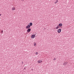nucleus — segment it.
<instances>
[{"mask_svg": "<svg viewBox=\"0 0 74 74\" xmlns=\"http://www.w3.org/2000/svg\"><path fill=\"white\" fill-rule=\"evenodd\" d=\"M38 63H40L42 62V61L40 60H38Z\"/></svg>", "mask_w": 74, "mask_h": 74, "instance_id": "5", "label": "nucleus"}, {"mask_svg": "<svg viewBox=\"0 0 74 74\" xmlns=\"http://www.w3.org/2000/svg\"><path fill=\"white\" fill-rule=\"evenodd\" d=\"M59 27H60L59 26V25H58L56 27V29H59Z\"/></svg>", "mask_w": 74, "mask_h": 74, "instance_id": "7", "label": "nucleus"}, {"mask_svg": "<svg viewBox=\"0 0 74 74\" xmlns=\"http://www.w3.org/2000/svg\"><path fill=\"white\" fill-rule=\"evenodd\" d=\"M34 37H35V35L33 34L32 36H31L32 38H34Z\"/></svg>", "mask_w": 74, "mask_h": 74, "instance_id": "3", "label": "nucleus"}, {"mask_svg": "<svg viewBox=\"0 0 74 74\" xmlns=\"http://www.w3.org/2000/svg\"><path fill=\"white\" fill-rule=\"evenodd\" d=\"M36 55H38V52H36Z\"/></svg>", "mask_w": 74, "mask_h": 74, "instance_id": "13", "label": "nucleus"}, {"mask_svg": "<svg viewBox=\"0 0 74 74\" xmlns=\"http://www.w3.org/2000/svg\"><path fill=\"white\" fill-rule=\"evenodd\" d=\"M61 31H62V30L61 29H58V30L57 32H58V33H60L61 32Z\"/></svg>", "mask_w": 74, "mask_h": 74, "instance_id": "1", "label": "nucleus"}, {"mask_svg": "<svg viewBox=\"0 0 74 74\" xmlns=\"http://www.w3.org/2000/svg\"><path fill=\"white\" fill-rule=\"evenodd\" d=\"M34 46L35 47H36V43L34 42Z\"/></svg>", "mask_w": 74, "mask_h": 74, "instance_id": "11", "label": "nucleus"}, {"mask_svg": "<svg viewBox=\"0 0 74 74\" xmlns=\"http://www.w3.org/2000/svg\"><path fill=\"white\" fill-rule=\"evenodd\" d=\"M12 10H15V8H12Z\"/></svg>", "mask_w": 74, "mask_h": 74, "instance_id": "10", "label": "nucleus"}, {"mask_svg": "<svg viewBox=\"0 0 74 74\" xmlns=\"http://www.w3.org/2000/svg\"><path fill=\"white\" fill-rule=\"evenodd\" d=\"M25 69V68H24V69Z\"/></svg>", "mask_w": 74, "mask_h": 74, "instance_id": "18", "label": "nucleus"}, {"mask_svg": "<svg viewBox=\"0 0 74 74\" xmlns=\"http://www.w3.org/2000/svg\"><path fill=\"white\" fill-rule=\"evenodd\" d=\"M58 1L57 0L55 2H54V3H55V4H56V3H58Z\"/></svg>", "mask_w": 74, "mask_h": 74, "instance_id": "12", "label": "nucleus"}, {"mask_svg": "<svg viewBox=\"0 0 74 74\" xmlns=\"http://www.w3.org/2000/svg\"><path fill=\"white\" fill-rule=\"evenodd\" d=\"M29 26H32V25H33V23H29Z\"/></svg>", "mask_w": 74, "mask_h": 74, "instance_id": "9", "label": "nucleus"}, {"mask_svg": "<svg viewBox=\"0 0 74 74\" xmlns=\"http://www.w3.org/2000/svg\"><path fill=\"white\" fill-rule=\"evenodd\" d=\"M28 28H30V26L29 25H28L26 27V29H28Z\"/></svg>", "mask_w": 74, "mask_h": 74, "instance_id": "2", "label": "nucleus"}, {"mask_svg": "<svg viewBox=\"0 0 74 74\" xmlns=\"http://www.w3.org/2000/svg\"><path fill=\"white\" fill-rule=\"evenodd\" d=\"M1 14H0V16H1Z\"/></svg>", "mask_w": 74, "mask_h": 74, "instance_id": "16", "label": "nucleus"}, {"mask_svg": "<svg viewBox=\"0 0 74 74\" xmlns=\"http://www.w3.org/2000/svg\"><path fill=\"white\" fill-rule=\"evenodd\" d=\"M1 33H3V31L2 30L1 31Z\"/></svg>", "mask_w": 74, "mask_h": 74, "instance_id": "14", "label": "nucleus"}, {"mask_svg": "<svg viewBox=\"0 0 74 74\" xmlns=\"http://www.w3.org/2000/svg\"><path fill=\"white\" fill-rule=\"evenodd\" d=\"M22 64H23V62H22Z\"/></svg>", "mask_w": 74, "mask_h": 74, "instance_id": "17", "label": "nucleus"}, {"mask_svg": "<svg viewBox=\"0 0 74 74\" xmlns=\"http://www.w3.org/2000/svg\"><path fill=\"white\" fill-rule=\"evenodd\" d=\"M62 25H63V24L62 23H60L59 24L58 26H62Z\"/></svg>", "mask_w": 74, "mask_h": 74, "instance_id": "6", "label": "nucleus"}, {"mask_svg": "<svg viewBox=\"0 0 74 74\" xmlns=\"http://www.w3.org/2000/svg\"><path fill=\"white\" fill-rule=\"evenodd\" d=\"M53 60H56V58H55Z\"/></svg>", "mask_w": 74, "mask_h": 74, "instance_id": "15", "label": "nucleus"}, {"mask_svg": "<svg viewBox=\"0 0 74 74\" xmlns=\"http://www.w3.org/2000/svg\"><path fill=\"white\" fill-rule=\"evenodd\" d=\"M68 63L67 62H64V63L63 64L64 65H66Z\"/></svg>", "mask_w": 74, "mask_h": 74, "instance_id": "8", "label": "nucleus"}, {"mask_svg": "<svg viewBox=\"0 0 74 74\" xmlns=\"http://www.w3.org/2000/svg\"><path fill=\"white\" fill-rule=\"evenodd\" d=\"M30 30H31V29H29L27 30V32L28 33H29L30 32Z\"/></svg>", "mask_w": 74, "mask_h": 74, "instance_id": "4", "label": "nucleus"}]
</instances>
